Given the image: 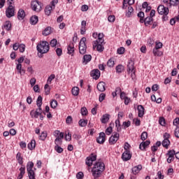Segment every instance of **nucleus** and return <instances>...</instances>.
Segmentation results:
<instances>
[{
    "label": "nucleus",
    "instance_id": "obj_10",
    "mask_svg": "<svg viewBox=\"0 0 179 179\" xmlns=\"http://www.w3.org/2000/svg\"><path fill=\"white\" fill-rule=\"evenodd\" d=\"M96 159H97V155L94 154H91L88 157H87L85 163L88 167H92V165L93 164V162L96 161Z\"/></svg>",
    "mask_w": 179,
    "mask_h": 179
},
{
    "label": "nucleus",
    "instance_id": "obj_3",
    "mask_svg": "<svg viewBox=\"0 0 179 179\" xmlns=\"http://www.w3.org/2000/svg\"><path fill=\"white\" fill-rule=\"evenodd\" d=\"M34 167V163L33 162H29L27 164V171L28 173V177L29 179H36V173L33 170Z\"/></svg>",
    "mask_w": 179,
    "mask_h": 179
},
{
    "label": "nucleus",
    "instance_id": "obj_13",
    "mask_svg": "<svg viewBox=\"0 0 179 179\" xmlns=\"http://www.w3.org/2000/svg\"><path fill=\"white\" fill-rule=\"evenodd\" d=\"M97 143L103 145L106 142V133L101 132L99 133V137L96 138Z\"/></svg>",
    "mask_w": 179,
    "mask_h": 179
},
{
    "label": "nucleus",
    "instance_id": "obj_30",
    "mask_svg": "<svg viewBox=\"0 0 179 179\" xmlns=\"http://www.w3.org/2000/svg\"><path fill=\"white\" fill-rule=\"evenodd\" d=\"M36 148V140H31V142L28 144V149L29 150H33Z\"/></svg>",
    "mask_w": 179,
    "mask_h": 179
},
{
    "label": "nucleus",
    "instance_id": "obj_48",
    "mask_svg": "<svg viewBox=\"0 0 179 179\" xmlns=\"http://www.w3.org/2000/svg\"><path fill=\"white\" fill-rule=\"evenodd\" d=\"M141 138L142 141H146L148 139V132L143 131L141 134Z\"/></svg>",
    "mask_w": 179,
    "mask_h": 179
},
{
    "label": "nucleus",
    "instance_id": "obj_6",
    "mask_svg": "<svg viewBox=\"0 0 179 179\" xmlns=\"http://www.w3.org/2000/svg\"><path fill=\"white\" fill-rule=\"evenodd\" d=\"M127 72L128 73H131V78L132 80L135 79V63L133 61H130L127 65Z\"/></svg>",
    "mask_w": 179,
    "mask_h": 179
},
{
    "label": "nucleus",
    "instance_id": "obj_32",
    "mask_svg": "<svg viewBox=\"0 0 179 179\" xmlns=\"http://www.w3.org/2000/svg\"><path fill=\"white\" fill-rule=\"evenodd\" d=\"M53 7L51 6H47L45 8V15H47L48 16H50V15H51V11L52 10Z\"/></svg>",
    "mask_w": 179,
    "mask_h": 179
},
{
    "label": "nucleus",
    "instance_id": "obj_58",
    "mask_svg": "<svg viewBox=\"0 0 179 179\" xmlns=\"http://www.w3.org/2000/svg\"><path fill=\"white\" fill-rule=\"evenodd\" d=\"M56 54L57 57H61V55H62V49L60 48H57L56 49Z\"/></svg>",
    "mask_w": 179,
    "mask_h": 179
},
{
    "label": "nucleus",
    "instance_id": "obj_54",
    "mask_svg": "<svg viewBox=\"0 0 179 179\" xmlns=\"http://www.w3.org/2000/svg\"><path fill=\"white\" fill-rule=\"evenodd\" d=\"M108 20L110 23H114V22H115V16H114V15H109L108 17Z\"/></svg>",
    "mask_w": 179,
    "mask_h": 179
},
{
    "label": "nucleus",
    "instance_id": "obj_1",
    "mask_svg": "<svg viewBox=\"0 0 179 179\" xmlns=\"http://www.w3.org/2000/svg\"><path fill=\"white\" fill-rule=\"evenodd\" d=\"M104 170H106V166L101 162V160H99L98 162H96L94 164V167L92 168V173L94 178V179L99 178V177L101 176V173H103V171H104Z\"/></svg>",
    "mask_w": 179,
    "mask_h": 179
},
{
    "label": "nucleus",
    "instance_id": "obj_16",
    "mask_svg": "<svg viewBox=\"0 0 179 179\" xmlns=\"http://www.w3.org/2000/svg\"><path fill=\"white\" fill-rule=\"evenodd\" d=\"M90 75L92 78H93V79H95L96 80H97V79L100 78V71L99 69L92 70L91 71Z\"/></svg>",
    "mask_w": 179,
    "mask_h": 179
},
{
    "label": "nucleus",
    "instance_id": "obj_59",
    "mask_svg": "<svg viewBox=\"0 0 179 179\" xmlns=\"http://www.w3.org/2000/svg\"><path fill=\"white\" fill-rule=\"evenodd\" d=\"M113 133V127H109L106 129V135H111Z\"/></svg>",
    "mask_w": 179,
    "mask_h": 179
},
{
    "label": "nucleus",
    "instance_id": "obj_49",
    "mask_svg": "<svg viewBox=\"0 0 179 179\" xmlns=\"http://www.w3.org/2000/svg\"><path fill=\"white\" fill-rule=\"evenodd\" d=\"M170 5H172L173 6H177L179 5V0H169Z\"/></svg>",
    "mask_w": 179,
    "mask_h": 179
},
{
    "label": "nucleus",
    "instance_id": "obj_4",
    "mask_svg": "<svg viewBox=\"0 0 179 179\" xmlns=\"http://www.w3.org/2000/svg\"><path fill=\"white\" fill-rule=\"evenodd\" d=\"M87 50V46L86 45V38L83 37L80 39L79 43V52L81 55H85L86 54V50Z\"/></svg>",
    "mask_w": 179,
    "mask_h": 179
},
{
    "label": "nucleus",
    "instance_id": "obj_44",
    "mask_svg": "<svg viewBox=\"0 0 179 179\" xmlns=\"http://www.w3.org/2000/svg\"><path fill=\"white\" fill-rule=\"evenodd\" d=\"M80 127H86L87 125V120H80L78 122Z\"/></svg>",
    "mask_w": 179,
    "mask_h": 179
},
{
    "label": "nucleus",
    "instance_id": "obj_37",
    "mask_svg": "<svg viewBox=\"0 0 179 179\" xmlns=\"http://www.w3.org/2000/svg\"><path fill=\"white\" fill-rule=\"evenodd\" d=\"M71 93L73 96H78L79 94V87H74L71 90Z\"/></svg>",
    "mask_w": 179,
    "mask_h": 179
},
{
    "label": "nucleus",
    "instance_id": "obj_38",
    "mask_svg": "<svg viewBox=\"0 0 179 179\" xmlns=\"http://www.w3.org/2000/svg\"><path fill=\"white\" fill-rule=\"evenodd\" d=\"M104 37V34H99L98 35V39H96L95 41H97L98 43H104V39L103 38Z\"/></svg>",
    "mask_w": 179,
    "mask_h": 179
},
{
    "label": "nucleus",
    "instance_id": "obj_40",
    "mask_svg": "<svg viewBox=\"0 0 179 179\" xmlns=\"http://www.w3.org/2000/svg\"><path fill=\"white\" fill-rule=\"evenodd\" d=\"M124 71V66L119 64L116 66V72L117 73H121Z\"/></svg>",
    "mask_w": 179,
    "mask_h": 179
},
{
    "label": "nucleus",
    "instance_id": "obj_53",
    "mask_svg": "<svg viewBox=\"0 0 179 179\" xmlns=\"http://www.w3.org/2000/svg\"><path fill=\"white\" fill-rule=\"evenodd\" d=\"M50 85H48V84H46L44 87L45 89V94H46V96H48V94H50Z\"/></svg>",
    "mask_w": 179,
    "mask_h": 179
},
{
    "label": "nucleus",
    "instance_id": "obj_31",
    "mask_svg": "<svg viewBox=\"0 0 179 179\" xmlns=\"http://www.w3.org/2000/svg\"><path fill=\"white\" fill-rule=\"evenodd\" d=\"M132 13H134V8H132V6H129L128 7V11L126 12L127 17H131V16H132Z\"/></svg>",
    "mask_w": 179,
    "mask_h": 179
},
{
    "label": "nucleus",
    "instance_id": "obj_60",
    "mask_svg": "<svg viewBox=\"0 0 179 179\" xmlns=\"http://www.w3.org/2000/svg\"><path fill=\"white\" fill-rule=\"evenodd\" d=\"M105 99H106V94L101 93L99 95V98L100 103H101V101H103Z\"/></svg>",
    "mask_w": 179,
    "mask_h": 179
},
{
    "label": "nucleus",
    "instance_id": "obj_18",
    "mask_svg": "<svg viewBox=\"0 0 179 179\" xmlns=\"http://www.w3.org/2000/svg\"><path fill=\"white\" fill-rule=\"evenodd\" d=\"M67 50H68V54L73 57V52H75V45L73 44V43H71L69 45Z\"/></svg>",
    "mask_w": 179,
    "mask_h": 179
},
{
    "label": "nucleus",
    "instance_id": "obj_20",
    "mask_svg": "<svg viewBox=\"0 0 179 179\" xmlns=\"http://www.w3.org/2000/svg\"><path fill=\"white\" fill-rule=\"evenodd\" d=\"M90 61H92V55H85L83 56V65H87V64H89V62H90Z\"/></svg>",
    "mask_w": 179,
    "mask_h": 179
},
{
    "label": "nucleus",
    "instance_id": "obj_17",
    "mask_svg": "<svg viewBox=\"0 0 179 179\" xmlns=\"http://www.w3.org/2000/svg\"><path fill=\"white\" fill-rule=\"evenodd\" d=\"M3 30H6L7 31H10L12 29V23L10 21H6L4 22L3 25L1 27Z\"/></svg>",
    "mask_w": 179,
    "mask_h": 179
},
{
    "label": "nucleus",
    "instance_id": "obj_43",
    "mask_svg": "<svg viewBox=\"0 0 179 179\" xmlns=\"http://www.w3.org/2000/svg\"><path fill=\"white\" fill-rule=\"evenodd\" d=\"M57 43H58V41H57V39L55 38H53L50 41V47H52V48L57 47Z\"/></svg>",
    "mask_w": 179,
    "mask_h": 179
},
{
    "label": "nucleus",
    "instance_id": "obj_56",
    "mask_svg": "<svg viewBox=\"0 0 179 179\" xmlns=\"http://www.w3.org/2000/svg\"><path fill=\"white\" fill-rule=\"evenodd\" d=\"M159 122L162 127H164L166 125V120L164 119V117H161L159 120Z\"/></svg>",
    "mask_w": 179,
    "mask_h": 179
},
{
    "label": "nucleus",
    "instance_id": "obj_41",
    "mask_svg": "<svg viewBox=\"0 0 179 179\" xmlns=\"http://www.w3.org/2000/svg\"><path fill=\"white\" fill-rule=\"evenodd\" d=\"M47 138V131H43L39 136V139L41 141H45Z\"/></svg>",
    "mask_w": 179,
    "mask_h": 179
},
{
    "label": "nucleus",
    "instance_id": "obj_9",
    "mask_svg": "<svg viewBox=\"0 0 179 179\" xmlns=\"http://www.w3.org/2000/svg\"><path fill=\"white\" fill-rule=\"evenodd\" d=\"M118 139H120V134L117 132L113 133L112 136L109 138L110 145H115L118 141Z\"/></svg>",
    "mask_w": 179,
    "mask_h": 179
},
{
    "label": "nucleus",
    "instance_id": "obj_8",
    "mask_svg": "<svg viewBox=\"0 0 179 179\" xmlns=\"http://www.w3.org/2000/svg\"><path fill=\"white\" fill-rule=\"evenodd\" d=\"M6 15L9 18L15 16V7L12 6V2H9V6L6 10Z\"/></svg>",
    "mask_w": 179,
    "mask_h": 179
},
{
    "label": "nucleus",
    "instance_id": "obj_27",
    "mask_svg": "<svg viewBox=\"0 0 179 179\" xmlns=\"http://www.w3.org/2000/svg\"><path fill=\"white\" fill-rule=\"evenodd\" d=\"M40 113L38 111V110H36V111H34V110H31L30 112V115L33 117V118H38L39 117V115H40Z\"/></svg>",
    "mask_w": 179,
    "mask_h": 179
},
{
    "label": "nucleus",
    "instance_id": "obj_22",
    "mask_svg": "<svg viewBox=\"0 0 179 179\" xmlns=\"http://www.w3.org/2000/svg\"><path fill=\"white\" fill-rule=\"evenodd\" d=\"M141 170H142V165L139 164L138 166L133 167L131 169V171H132L133 174L136 176V174H138L139 173V171H141Z\"/></svg>",
    "mask_w": 179,
    "mask_h": 179
},
{
    "label": "nucleus",
    "instance_id": "obj_29",
    "mask_svg": "<svg viewBox=\"0 0 179 179\" xmlns=\"http://www.w3.org/2000/svg\"><path fill=\"white\" fill-rule=\"evenodd\" d=\"M170 144H171L170 140L169 139H164L162 143L163 148H165V149H168L169 147L170 146Z\"/></svg>",
    "mask_w": 179,
    "mask_h": 179
},
{
    "label": "nucleus",
    "instance_id": "obj_5",
    "mask_svg": "<svg viewBox=\"0 0 179 179\" xmlns=\"http://www.w3.org/2000/svg\"><path fill=\"white\" fill-rule=\"evenodd\" d=\"M42 6L43 3L37 0L31 2V8L34 12H41Z\"/></svg>",
    "mask_w": 179,
    "mask_h": 179
},
{
    "label": "nucleus",
    "instance_id": "obj_2",
    "mask_svg": "<svg viewBox=\"0 0 179 179\" xmlns=\"http://www.w3.org/2000/svg\"><path fill=\"white\" fill-rule=\"evenodd\" d=\"M36 50L40 54H47L50 51V43L47 41H41L36 46Z\"/></svg>",
    "mask_w": 179,
    "mask_h": 179
},
{
    "label": "nucleus",
    "instance_id": "obj_50",
    "mask_svg": "<svg viewBox=\"0 0 179 179\" xmlns=\"http://www.w3.org/2000/svg\"><path fill=\"white\" fill-rule=\"evenodd\" d=\"M18 50L20 52H23L26 50V45L24 44H20Z\"/></svg>",
    "mask_w": 179,
    "mask_h": 179
},
{
    "label": "nucleus",
    "instance_id": "obj_35",
    "mask_svg": "<svg viewBox=\"0 0 179 179\" xmlns=\"http://www.w3.org/2000/svg\"><path fill=\"white\" fill-rule=\"evenodd\" d=\"M36 106L37 107H41V106H43V96H41V95L38 96L36 100Z\"/></svg>",
    "mask_w": 179,
    "mask_h": 179
},
{
    "label": "nucleus",
    "instance_id": "obj_52",
    "mask_svg": "<svg viewBox=\"0 0 179 179\" xmlns=\"http://www.w3.org/2000/svg\"><path fill=\"white\" fill-rule=\"evenodd\" d=\"M163 48V43L162 42H157L155 44V47L154 48L157 50H160V48Z\"/></svg>",
    "mask_w": 179,
    "mask_h": 179
},
{
    "label": "nucleus",
    "instance_id": "obj_25",
    "mask_svg": "<svg viewBox=\"0 0 179 179\" xmlns=\"http://www.w3.org/2000/svg\"><path fill=\"white\" fill-rule=\"evenodd\" d=\"M25 15L26 14L24 13V10L20 9L17 13V18L19 19V20H23Z\"/></svg>",
    "mask_w": 179,
    "mask_h": 179
},
{
    "label": "nucleus",
    "instance_id": "obj_26",
    "mask_svg": "<svg viewBox=\"0 0 179 179\" xmlns=\"http://www.w3.org/2000/svg\"><path fill=\"white\" fill-rule=\"evenodd\" d=\"M16 159L21 167H24V166H23V157H22V154L20 152H17Z\"/></svg>",
    "mask_w": 179,
    "mask_h": 179
},
{
    "label": "nucleus",
    "instance_id": "obj_47",
    "mask_svg": "<svg viewBox=\"0 0 179 179\" xmlns=\"http://www.w3.org/2000/svg\"><path fill=\"white\" fill-rule=\"evenodd\" d=\"M117 52L120 55H122V54H124V52H125V48L120 47V48H117Z\"/></svg>",
    "mask_w": 179,
    "mask_h": 179
},
{
    "label": "nucleus",
    "instance_id": "obj_11",
    "mask_svg": "<svg viewBox=\"0 0 179 179\" xmlns=\"http://www.w3.org/2000/svg\"><path fill=\"white\" fill-rule=\"evenodd\" d=\"M157 12L159 15H164V16H167L169 15V8L165 7L164 5H159L157 8Z\"/></svg>",
    "mask_w": 179,
    "mask_h": 179
},
{
    "label": "nucleus",
    "instance_id": "obj_61",
    "mask_svg": "<svg viewBox=\"0 0 179 179\" xmlns=\"http://www.w3.org/2000/svg\"><path fill=\"white\" fill-rule=\"evenodd\" d=\"M133 122L136 127H139V125H141V120L139 119H134Z\"/></svg>",
    "mask_w": 179,
    "mask_h": 179
},
{
    "label": "nucleus",
    "instance_id": "obj_62",
    "mask_svg": "<svg viewBox=\"0 0 179 179\" xmlns=\"http://www.w3.org/2000/svg\"><path fill=\"white\" fill-rule=\"evenodd\" d=\"M16 69L18 71V73L22 75V64H17L16 66Z\"/></svg>",
    "mask_w": 179,
    "mask_h": 179
},
{
    "label": "nucleus",
    "instance_id": "obj_57",
    "mask_svg": "<svg viewBox=\"0 0 179 179\" xmlns=\"http://www.w3.org/2000/svg\"><path fill=\"white\" fill-rule=\"evenodd\" d=\"M54 79H55V75L51 74L50 76H49L48 78V83H51Z\"/></svg>",
    "mask_w": 179,
    "mask_h": 179
},
{
    "label": "nucleus",
    "instance_id": "obj_12",
    "mask_svg": "<svg viewBox=\"0 0 179 179\" xmlns=\"http://www.w3.org/2000/svg\"><path fill=\"white\" fill-rule=\"evenodd\" d=\"M104 43H99L97 41H94L93 42V48H96L97 51H99V52H103V51H104V47L103 46V44Z\"/></svg>",
    "mask_w": 179,
    "mask_h": 179
},
{
    "label": "nucleus",
    "instance_id": "obj_39",
    "mask_svg": "<svg viewBox=\"0 0 179 179\" xmlns=\"http://www.w3.org/2000/svg\"><path fill=\"white\" fill-rule=\"evenodd\" d=\"M55 145H56V146H61V145H62V140H61L59 136H57L55 140Z\"/></svg>",
    "mask_w": 179,
    "mask_h": 179
},
{
    "label": "nucleus",
    "instance_id": "obj_63",
    "mask_svg": "<svg viewBox=\"0 0 179 179\" xmlns=\"http://www.w3.org/2000/svg\"><path fill=\"white\" fill-rule=\"evenodd\" d=\"M72 121H73V119H72V117L71 116H68L66 119V124H72Z\"/></svg>",
    "mask_w": 179,
    "mask_h": 179
},
{
    "label": "nucleus",
    "instance_id": "obj_7",
    "mask_svg": "<svg viewBox=\"0 0 179 179\" xmlns=\"http://www.w3.org/2000/svg\"><path fill=\"white\" fill-rule=\"evenodd\" d=\"M176 156V150H168L167 153L166 154V157H168L166 159L167 163L170 164L172 162H174Z\"/></svg>",
    "mask_w": 179,
    "mask_h": 179
},
{
    "label": "nucleus",
    "instance_id": "obj_21",
    "mask_svg": "<svg viewBox=\"0 0 179 179\" xmlns=\"http://www.w3.org/2000/svg\"><path fill=\"white\" fill-rule=\"evenodd\" d=\"M99 92H106V83L104 82H99L96 86Z\"/></svg>",
    "mask_w": 179,
    "mask_h": 179
},
{
    "label": "nucleus",
    "instance_id": "obj_14",
    "mask_svg": "<svg viewBox=\"0 0 179 179\" xmlns=\"http://www.w3.org/2000/svg\"><path fill=\"white\" fill-rule=\"evenodd\" d=\"M131 157H132V155H131L130 151H124L122 155L123 162H128V160H131Z\"/></svg>",
    "mask_w": 179,
    "mask_h": 179
},
{
    "label": "nucleus",
    "instance_id": "obj_24",
    "mask_svg": "<svg viewBox=\"0 0 179 179\" xmlns=\"http://www.w3.org/2000/svg\"><path fill=\"white\" fill-rule=\"evenodd\" d=\"M20 173L18 174L17 179H22L23 178V176H24L26 173V168L24 166H21L20 168Z\"/></svg>",
    "mask_w": 179,
    "mask_h": 179
},
{
    "label": "nucleus",
    "instance_id": "obj_45",
    "mask_svg": "<svg viewBox=\"0 0 179 179\" xmlns=\"http://www.w3.org/2000/svg\"><path fill=\"white\" fill-rule=\"evenodd\" d=\"M114 59H110L109 60H108L107 66H108L109 68H113V66H114Z\"/></svg>",
    "mask_w": 179,
    "mask_h": 179
},
{
    "label": "nucleus",
    "instance_id": "obj_55",
    "mask_svg": "<svg viewBox=\"0 0 179 179\" xmlns=\"http://www.w3.org/2000/svg\"><path fill=\"white\" fill-rule=\"evenodd\" d=\"M82 115H87V108L86 107H83L80 110Z\"/></svg>",
    "mask_w": 179,
    "mask_h": 179
},
{
    "label": "nucleus",
    "instance_id": "obj_36",
    "mask_svg": "<svg viewBox=\"0 0 179 179\" xmlns=\"http://www.w3.org/2000/svg\"><path fill=\"white\" fill-rule=\"evenodd\" d=\"M152 22H153V18H152V17H147L145 19V25L149 26V25L152 24Z\"/></svg>",
    "mask_w": 179,
    "mask_h": 179
},
{
    "label": "nucleus",
    "instance_id": "obj_28",
    "mask_svg": "<svg viewBox=\"0 0 179 179\" xmlns=\"http://www.w3.org/2000/svg\"><path fill=\"white\" fill-rule=\"evenodd\" d=\"M152 54L155 55V57H162V55H163V52L159 50V49H156L154 48L152 50Z\"/></svg>",
    "mask_w": 179,
    "mask_h": 179
},
{
    "label": "nucleus",
    "instance_id": "obj_33",
    "mask_svg": "<svg viewBox=\"0 0 179 179\" xmlns=\"http://www.w3.org/2000/svg\"><path fill=\"white\" fill-rule=\"evenodd\" d=\"M31 24H37L38 22V17L34 15L30 18Z\"/></svg>",
    "mask_w": 179,
    "mask_h": 179
},
{
    "label": "nucleus",
    "instance_id": "obj_64",
    "mask_svg": "<svg viewBox=\"0 0 179 179\" xmlns=\"http://www.w3.org/2000/svg\"><path fill=\"white\" fill-rule=\"evenodd\" d=\"M78 179H83V172H78L76 175Z\"/></svg>",
    "mask_w": 179,
    "mask_h": 179
},
{
    "label": "nucleus",
    "instance_id": "obj_15",
    "mask_svg": "<svg viewBox=\"0 0 179 179\" xmlns=\"http://www.w3.org/2000/svg\"><path fill=\"white\" fill-rule=\"evenodd\" d=\"M138 115L140 118H142L145 115V108L142 105H138L137 106Z\"/></svg>",
    "mask_w": 179,
    "mask_h": 179
},
{
    "label": "nucleus",
    "instance_id": "obj_46",
    "mask_svg": "<svg viewBox=\"0 0 179 179\" xmlns=\"http://www.w3.org/2000/svg\"><path fill=\"white\" fill-rule=\"evenodd\" d=\"M55 150L57 151V153H62V152H64V148H61L59 145H55Z\"/></svg>",
    "mask_w": 179,
    "mask_h": 179
},
{
    "label": "nucleus",
    "instance_id": "obj_34",
    "mask_svg": "<svg viewBox=\"0 0 179 179\" xmlns=\"http://www.w3.org/2000/svg\"><path fill=\"white\" fill-rule=\"evenodd\" d=\"M43 36H49V34H51V27H46L44 31L42 32Z\"/></svg>",
    "mask_w": 179,
    "mask_h": 179
},
{
    "label": "nucleus",
    "instance_id": "obj_23",
    "mask_svg": "<svg viewBox=\"0 0 179 179\" xmlns=\"http://www.w3.org/2000/svg\"><path fill=\"white\" fill-rule=\"evenodd\" d=\"M109 120H110V115L106 113L103 115L101 119V122H102V124H107V122H108Z\"/></svg>",
    "mask_w": 179,
    "mask_h": 179
},
{
    "label": "nucleus",
    "instance_id": "obj_42",
    "mask_svg": "<svg viewBox=\"0 0 179 179\" xmlns=\"http://www.w3.org/2000/svg\"><path fill=\"white\" fill-rule=\"evenodd\" d=\"M57 106H58V101L55 99L52 100L50 102L51 108H57Z\"/></svg>",
    "mask_w": 179,
    "mask_h": 179
},
{
    "label": "nucleus",
    "instance_id": "obj_51",
    "mask_svg": "<svg viewBox=\"0 0 179 179\" xmlns=\"http://www.w3.org/2000/svg\"><path fill=\"white\" fill-rule=\"evenodd\" d=\"M122 126L124 127V129H127V128L131 127V121L123 122Z\"/></svg>",
    "mask_w": 179,
    "mask_h": 179
},
{
    "label": "nucleus",
    "instance_id": "obj_19",
    "mask_svg": "<svg viewBox=\"0 0 179 179\" xmlns=\"http://www.w3.org/2000/svg\"><path fill=\"white\" fill-rule=\"evenodd\" d=\"M150 145V141H143L140 143L139 145V149L141 150H145L148 146Z\"/></svg>",
    "mask_w": 179,
    "mask_h": 179
}]
</instances>
